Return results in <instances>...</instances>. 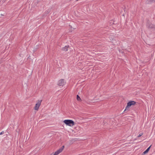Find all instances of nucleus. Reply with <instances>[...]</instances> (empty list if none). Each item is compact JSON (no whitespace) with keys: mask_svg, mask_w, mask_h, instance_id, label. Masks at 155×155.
<instances>
[{"mask_svg":"<svg viewBox=\"0 0 155 155\" xmlns=\"http://www.w3.org/2000/svg\"><path fill=\"white\" fill-rule=\"evenodd\" d=\"M153 2H155V0H147V3L148 4H149Z\"/></svg>","mask_w":155,"mask_h":155,"instance_id":"obj_7","label":"nucleus"},{"mask_svg":"<svg viewBox=\"0 0 155 155\" xmlns=\"http://www.w3.org/2000/svg\"><path fill=\"white\" fill-rule=\"evenodd\" d=\"M135 104L136 102L134 101H130L127 103V105L124 111L127 110L130 107H131V106L134 105Z\"/></svg>","mask_w":155,"mask_h":155,"instance_id":"obj_2","label":"nucleus"},{"mask_svg":"<svg viewBox=\"0 0 155 155\" xmlns=\"http://www.w3.org/2000/svg\"><path fill=\"white\" fill-rule=\"evenodd\" d=\"M42 102L41 100H38L37 102V103L35 104V106L34 107V109L37 111H38L39 108V107L41 104V103Z\"/></svg>","mask_w":155,"mask_h":155,"instance_id":"obj_4","label":"nucleus"},{"mask_svg":"<svg viewBox=\"0 0 155 155\" xmlns=\"http://www.w3.org/2000/svg\"><path fill=\"white\" fill-rule=\"evenodd\" d=\"M63 122L67 125L71 127L74 126L75 123L74 121L71 120H65Z\"/></svg>","mask_w":155,"mask_h":155,"instance_id":"obj_1","label":"nucleus"},{"mask_svg":"<svg viewBox=\"0 0 155 155\" xmlns=\"http://www.w3.org/2000/svg\"><path fill=\"white\" fill-rule=\"evenodd\" d=\"M4 131H2V132H1L0 133V135L3 134H4Z\"/></svg>","mask_w":155,"mask_h":155,"instance_id":"obj_11","label":"nucleus"},{"mask_svg":"<svg viewBox=\"0 0 155 155\" xmlns=\"http://www.w3.org/2000/svg\"><path fill=\"white\" fill-rule=\"evenodd\" d=\"M68 47L65 46L63 48L62 50L64 51H66L68 50Z\"/></svg>","mask_w":155,"mask_h":155,"instance_id":"obj_8","label":"nucleus"},{"mask_svg":"<svg viewBox=\"0 0 155 155\" xmlns=\"http://www.w3.org/2000/svg\"><path fill=\"white\" fill-rule=\"evenodd\" d=\"M65 84V82L64 80L61 79L58 81V84L59 86H62L64 85Z\"/></svg>","mask_w":155,"mask_h":155,"instance_id":"obj_5","label":"nucleus"},{"mask_svg":"<svg viewBox=\"0 0 155 155\" xmlns=\"http://www.w3.org/2000/svg\"><path fill=\"white\" fill-rule=\"evenodd\" d=\"M151 146H150L148 148H147V149L145 151H144L143 152V153L144 154H146L149 151V150L150 149Z\"/></svg>","mask_w":155,"mask_h":155,"instance_id":"obj_6","label":"nucleus"},{"mask_svg":"<svg viewBox=\"0 0 155 155\" xmlns=\"http://www.w3.org/2000/svg\"><path fill=\"white\" fill-rule=\"evenodd\" d=\"M77 100L78 101H80L81 100L80 97L78 95L77 96Z\"/></svg>","mask_w":155,"mask_h":155,"instance_id":"obj_9","label":"nucleus"},{"mask_svg":"<svg viewBox=\"0 0 155 155\" xmlns=\"http://www.w3.org/2000/svg\"><path fill=\"white\" fill-rule=\"evenodd\" d=\"M64 148V146H63L62 147L59 149L57 151L54 152H53L50 154V155H58L63 150Z\"/></svg>","mask_w":155,"mask_h":155,"instance_id":"obj_3","label":"nucleus"},{"mask_svg":"<svg viewBox=\"0 0 155 155\" xmlns=\"http://www.w3.org/2000/svg\"><path fill=\"white\" fill-rule=\"evenodd\" d=\"M143 134V133H140V134H139L138 135V137H140V136H141Z\"/></svg>","mask_w":155,"mask_h":155,"instance_id":"obj_10","label":"nucleus"}]
</instances>
